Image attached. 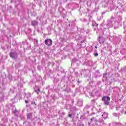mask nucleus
I'll return each instance as SVG.
<instances>
[{
    "instance_id": "nucleus-4",
    "label": "nucleus",
    "mask_w": 126,
    "mask_h": 126,
    "mask_svg": "<svg viewBox=\"0 0 126 126\" xmlns=\"http://www.w3.org/2000/svg\"><path fill=\"white\" fill-rule=\"evenodd\" d=\"M38 22L36 21H33L32 22V24L33 26H36V25H38Z\"/></svg>"
},
{
    "instance_id": "nucleus-3",
    "label": "nucleus",
    "mask_w": 126,
    "mask_h": 126,
    "mask_svg": "<svg viewBox=\"0 0 126 126\" xmlns=\"http://www.w3.org/2000/svg\"><path fill=\"white\" fill-rule=\"evenodd\" d=\"M100 44H103L105 42V39L103 37H100L99 40Z\"/></svg>"
},
{
    "instance_id": "nucleus-2",
    "label": "nucleus",
    "mask_w": 126,
    "mask_h": 126,
    "mask_svg": "<svg viewBox=\"0 0 126 126\" xmlns=\"http://www.w3.org/2000/svg\"><path fill=\"white\" fill-rule=\"evenodd\" d=\"M45 43L47 46H52L53 44V41L51 39H46Z\"/></svg>"
},
{
    "instance_id": "nucleus-5",
    "label": "nucleus",
    "mask_w": 126,
    "mask_h": 126,
    "mask_svg": "<svg viewBox=\"0 0 126 126\" xmlns=\"http://www.w3.org/2000/svg\"><path fill=\"white\" fill-rule=\"evenodd\" d=\"M10 57H11V58H12L13 59H14V56H13V53H10Z\"/></svg>"
},
{
    "instance_id": "nucleus-11",
    "label": "nucleus",
    "mask_w": 126,
    "mask_h": 126,
    "mask_svg": "<svg viewBox=\"0 0 126 126\" xmlns=\"http://www.w3.org/2000/svg\"><path fill=\"white\" fill-rule=\"evenodd\" d=\"M96 49H97V47H95Z\"/></svg>"
},
{
    "instance_id": "nucleus-1",
    "label": "nucleus",
    "mask_w": 126,
    "mask_h": 126,
    "mask_svg": "<svg viewBox=\"0 0 126 126\" xmlns=\"http://www.w3.org/2000/svg\"><path fill=\"white\" fill-rule=\"evenodd\" d=\"M110 100H111V98H110V97L108 96H104L102 98V101H104L105 105H109Z\"/></svg>"
},
{
    "instance_id": "nucleus-10",
    "label": "nucleus",
    "mask_w": 126,
    "mask_h": 126,
    "mask_svg": "<svg viewBox=\"0 0 126 126\" xmlns=\"http://www.w3.org/2000/svg\"><path fill=\"white\" fill-rule=\"evenodd\" d=\"M125 114H126V111L125 112Z\"/></svg>"
},
{
    "instance_id": "nucleus-12",
    "label": "nucleus",
    "mask_w": 126,
    "mask_h": 126,
    "mask_svg": "<svg viewBox=\"0 0 126 126\" xmlns=\"http://www.w3.org/2000/svg\"><path fill=\"white\" fill-rule=\"evenodd\" d=\"M102 116H104V115H102Z\"/></svg>"
},
{
    "instance_id": "nucleus-9",
    "label": "nucleus",
    "mask_w": 126,
    "mask_h": 126,
    "mask_svg": "<svg viewBox=\"0 0 126 126\" xmlns=\"http://www.w3.org/2000/svg\"><path fill=\"white\" fill-rule=\"evenodd\" d=\"M27 117L29 119L30 118V117H29V116H27Z\"/></svg>"
},
{
    "instance_id": "nucleus-7",
    "label": "nucleus",
    "mask_w": 126,
    "mask_h": 126,
    "mask_svg": "<svg viewBox=\"0 0 126 126\" xmlns=\"http://www.w3.org/2000/svg\"><path fill=\"white\" fill-rule=\"evenodd\" d=\"M25 103H28V100H25Z\"/></svg>"
},
{
    "instance_id": "nucleus-8",
    "label": "nucleus",
    "mask_w": 126,
    "mask_h": 126,
    "mask_svg": "<svg viewBox=\"0 0 126 126\" xmlns=\"http://www.w3.org/2000/svg\"><path fill=\"white\" fill-rule=\"evenodd\" d=\"M69 117L70 118L71 117V114H69Z\"/></svg>"
},
{
    "instance_id": "nucleus-6",
    "label": "nucleus",
    "mask_w": 126,
    "mask_h": 126,
    "mask_svg": "<svg viewBox=\"0 0 126 126\" xmlns=\"http://www.w3.org/2000/svg\"><path fill=\"white\" fill-rule=\"evenodd\" d=\"M94 56H95V57H97V56H98V53L95 54H94Z\"/></svg>"
}]
</instances>
